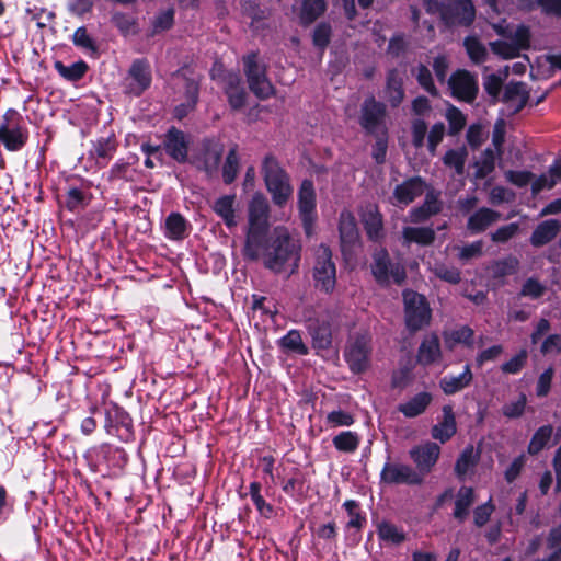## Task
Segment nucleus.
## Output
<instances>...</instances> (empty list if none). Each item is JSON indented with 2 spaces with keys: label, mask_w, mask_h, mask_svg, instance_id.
<instances>
[{
  "label": "nucleus",
  "mask_w": 561,
  "mask_h": 561,
  "mask_svg": "<svg viewBox=\"0 0 561 561\" xmlns=\"http://www.w3.org/2000/svg\"><path fill=\"white\" fill-rule=\"evenodd\" d=\"M300 245L284 227H276L267 243L262 242L264 265L275 272L293 273L300 260Z\"/></svg>",
  "instance_id": "1"
},
{
  "label": "nucleus",
  "mask_w": 561,
  "mask_h": 561,
  "mask_svg": "<svg viewBox=\"0 0 561 561\" xmlns=\"http://www.w3.org/2000/svg\"><path fill=\"white\" fill-rule=\"evenodd\" d=\"M267 199L261 194H255L248 208V232L244 245V256L249 260H257L261 256L262 242L268 227Z\"/></svg>",
  "instance_id": "2"
},
{
  "label": "nucleus",
  "mask_w": 561,
  "mask_h": 561,
  "mask_svg": "<svg viewBox=\"0 0 561 561\" xmlns=\"http://www.w3.org/2000/svg\"><path fill=\"white\" fill-rule=\"evenodd\" d=\"M262 174L273 203L278 207H283L293 195L289 175L273 156H266L264 158Z\"/></svg>",
  "instance_id": "3"
},
{
  "label": "nucleus",
  "mask_w": 561,
  "mask_h": 561,
  "mask_svg": "<svg viewBox=\"0 0 561 561\" xmlns=\"http://www.w3.org/2000/svg\"><path fill=\"white\" fill-rule=\"evenodd\" d=\"M28 139L23 118L13 108L8 110L0 121V142L9 151L21 150Z\"/></svg>",
  "instance_id": "4"
},
{
  "label": "nucleus",
  "mask_w": 561,
  "mask_h": 561,
  "mask_svg": "<svg viewBox=\"0 0 561 561\" xmlns=\"http://www.w3.org/2000/svg\"><path fill=\"white\" fill-rule=\"evenodd\" d=\"M404 321L409 331L416 332L430 324L432 310L425 296L413 291H403Z\"/></svg>",
  "instance_id": "5"
},
{
  "label": "nucleus",
  "mask_w": 561,
  "mask_h": 561,
  "mask_svg": "<svg viewBox=\"0 0 561 561\" xmlns=\"http://www.w3.org/2000/svg\"><path fill=\"white\" fill-rule=\"evenodd\" d=\"M313 279L316 287L324 293H332L336 284V267L331 250L321 244L314 252Z\"/></svg>",
  "instance_id": "6"
},
{
  "label": "nucleus",
  "mask_w": 561,
  "mask_h": 561,
  "mask_svg": "<svg viewBox=\"0 0 561 561\" xmlns=\"http://www.w3.org/2000/svg\"><path fill=\"white\" fill-rule=\"evenodd\" d=\"M370 268L376 282L380 285H388L391 280L400 285L405 279L404 266L392 263L386 249H377L374 252Z\"/></svg>",
  "instance_id": "7"
},
{
  "label": "nucleus",
  "mask_w": 561,
  "mask_h": 561,
  "mask_svg": "<svg viewBox=\"0 0 561 561\" xmlns=\"http://www.w3.org/2000/svg\"><path fill=\"white\" fill-rule=\"evenodd\" d=\"M243 64L250 90L260 99L270 98L274 87L266 77L265 66L257 61L255 54L245 56Z\"/></svg>",
  "instance_id": "8"
},
{
  "label": "nucleus",
  "mask_w": 561,
  "mask_h": 561,
  "mask_svg": "<svg viewBox=\"0 0 561 561\" xmlns=\"http://www.w3.org/2000/svg\"><path fill=\"white\" fill-rule=\"evenodd\" d=\"M371 339L368 335L353 337L345 351V359L354 374H362L370 366Z\"/></svg>",
  "instance_id": "9"
},
{
  "label": "nucleus",
  "mask_w": 561,
  "mask_h": 561,
  "mask_svg": "<svg viewBox=\"0 0 561 561\" xmlns=\"http://www.w3.org/2000/svg\"><path fill=\"white\" fill-rule=\"evenodd\" d=\"M530 32L527 26L519 25L507 39L490 43L495 55L504 59H513L520 55V51L529 47Z\"/></svg>",
  "instance_id": "10"
},
{
  "label": "nucleus",
  "mask_w": 561,
  "mask_h": 561,
  "mask_svg": "<svg viewBox=\"0 0 561 561\" xmlns=\"http://www.w3.org/2000/svg\"><path fill=\"white\" fill-rule=\"evenodd\" d=\"M316 191L310 180L302 181L298 191V209L306 234L312 233L316 220Z\"/></svg>",
  "instance_id": "11"
},
{
  "label": "nucleus",
  "mask_w": 561,
  "mask_h": 561,
  "mask_svg": "<svg viewBox=\"0 0 561 561\" xmlns=\"http://www.w3.org/2000/svg\"><path fill=\"white\" fill-rule=\"evenodd\" d=\"M381 480L389 484H422L424 478L408 465L386 463L381 471Z\"/></svg>",
  "instance_id": "12"
},
{
  "label": "nucleus",
  "mask_w": 561,
  "mask_h": 561,
  "mask_svg": "<svg viewBox=\"0 0 561 561\" xmlns=\"http://www.w3.org/2000/svg\"><path fill=\"white\" fill-rule=\"evenodd\" d=\"M151 71L146 59L135 60L126 77V91L134 95H140L150 87Z\"/></svg>",
  "instance_id": "13"
},
{
  "label": "nucleus",
  "mask_w": 561,
  "mask_h": 561,
  "mask_svg": "<svg viewBox=\"0 0 561 561\" xmlns=\"http://www.w3.org/2000/svg\"><path fill=\"white\" fill-rule=\"evenodd\" d=\"M440 448L437 444L427 442L413 447L410 450V457L417 468V472L423 477L428 473L438 460Z\"/></svg>",
  "instance_id": "14"
},
{
  "label": "nucleus",
  "mask_w": 561,
  "mask_h": 561,
  "mask_svg": "<svg viewBox=\"0 0 561 561\" xmlns=\"http://www.w3.org/2000/svg\"><path fill=\"white\" fill-rule=\"evenodd\" d=\"M453 95L459 100L471 102L478 92L477 81L466 70L456 71L448 80Z\"/></svg>",
  "instance_id": "15"
},
{
  "label": "nucleus",
  "mask_w": 561,
  "mask_h": 561,
  "mask_svg": "<svg viewBox=\"0 0 561 561\" xmlns=\"http://www.w3.org/2000/svg\"><path fill=\"white\" fill-rule=\"evenodd\" d=\"M385 105L374 98L365 100L362 106L360 125L369 133H376L385 119Z\"/></svg>",
  "instance_id": "16"
},
{
  "label": "nucleus",
  "mask_w": 561,
  "mask_h": 561,
  "mask_svg": "<svg viewBox=\"0 0 561 561\" xmlns=\"http://www.w3.org/2000/svg\"><path fill=\"white\" fill-rule=\"evenodd\" d=\"M476 16L471 0H449L444 18L451 24L470 25Z\"/></svg>",
  "instance_id": "17"
},
{
  "label": "nucleus",
  "mask_w": 561,
  "mask_h": 561,
  "mask_svg": "<svg viewBox=\"0 0 561 561\" xmlns=\"http://www.w3.org/2000/svg\"><path fill=\"white\" fill-rule=\"evenodd\" d=\"M360 219L369 239L379 240L382 237V216L376 205L368 204L363 207L360 211Z\"/></svg>",
  "instance_id": "18"
},
{
  "label": "nucleus",
  "mask_w": 561,
  "mask_h": 561,
  "mask_svg": "<svg viewBox=\"0 0 561 561\" xmlns=\"http://www.w3.org/2000/svg\"><path fill=\"white\" fill-rule=\"evenodd\" d=\"M236 203V195H224L215 199L211 205L214 213L222 219L228 228H233L238 225Z\"/></svg>",
  "instance_id": "19"
},
{
  "label": "nucleus",
  "mask_w": 561,
  "mask_h": 561,
  "mask_svg": "<svg viewBox=\"0 0 561 561\" xmlns=\"http://www.w3.org/2000/svg\"><path fill=\"white\" fill-rule=\"evenodd\" d=\"M425 183L421 178H412L396 186L393 197L399 205H408L425 191Z\"/></svg>",
  "instance_id": "20"
},
{
  "label": "nucleus",
  "mask_w": 561,
  "mask_h": 561,
  "mask_svg": "<svg viewBox=\"0 0 561 561\" xmlns=\"http://www.w3.org/2000/svg\"><path fill=\"white\" fill-rule=\"evenodd\" d=\"M457 431L456 419L450 405L443 407V420L432 428V436L442 444L449 440Z\"/></svg>",
  "instance_id": "21"
},
{
  "label": "nucleus",
  "mask_w": 561,
  "mask_h": 561,
  "mask_svg": "<svg viewBox=\"0 0 561 561\" xmlns=\"http://www.w3.org/2000/svg\"><path fill=\"white\" fill-rule=\"evenodd\" d=\"M224 89L232 108L238 110L244 105L245 91L241 85V79L237 73H228L222 79Z\"/></svg>",
  "instance_id": "22"
},
{
  "label": "nucleus",
  "mask_w": 561,
  "mask_h": 561,
  "mask_svg": "<svg viewBox=\"0 0 561 561\" xmlns=\"http://www.w3.org/2000/svg\"><path fill=\"white\" fill-rule=\"evenodd\" d=\"M473 375L470 366L466 365L458 376L446 375L439 380V387L447 396L455 394L467 388L472 381Z\"/></svg>",
  "instance_id": "23"
},
{
  "label": "nucleus",
  "mask_w": 561,
  "mask_h": 561,
  "mask_svg": "<svg viewBox=\"0 0 561 561\" xmlns=\"http://www.w3.org/2000/svg\"><path fill=\"white\" fill-rule=\"evenodd\" d=\"M184 101L175 106L174 115L181 119L194 110L198 100V83L195 80L183 79Z\"/></svg>",
  "instance_id": "24"
},
{
  "label": "nucleus",
  "mask_w": 561,
  "mask_h": 561,
  "mask_svg": "<svg viewBox=\"0 0 561 561\" xmlns=\"http://www.w3.org/2000/svg\"><path fill=\"white\" fill-rule=\"evenodd\" d=\"M167 152L176 161L184 162L187 158V144L182 131L171 128L164 141Z\"/></svg>",
  "instance_id": "25"
},
{
  "label": "nucleus",
  "mask_w": 561,
  "mask_h": 561,
  "mask_svg": "<svg viewBox=\"0 0 561 561\" xmlns=\"http://www.w3.org/2000/svg\"><path fill=\"white\" fill-rule=\"evenodd\" d=\"M340 237L342 249L345 251L347 248L354 245L359 237L355 217L351 211L344 210L340 216Z\"/></svg>",
  "instance_id": "26"
},
{
  "label": "nucleus",
  "mask_w": 561,
  "mask_h": 561,
  "mask_svg": "<svg viewBox=\"0 0 561 561\" xmlns=\"http://www.w3.org/2000/svg\"><path fill=\"white\" fill-rule=\"evenodd\" d=\"M561 228L557 219L545 220L539 224L531 233L530 243L534 247H542L552 241Z\"/></svg>",
  "instance_id": "27"
},
{
  "label": "nucleus",
  "mask_w": 561,
  "mask_h": 561,
  "mask_svg": "<svg viewBox=\"0 0 561 561\" xmlns=\"http://www.w3.org/2000/svg\"><path fill=\"white\" fill-rule=\"evenodd\" d=\"M500 218L501 215L499 211L483 207L469 217L467 228L472 233L482 232Z\"/></svg>",
  "instance_id": "28"
},
{
  "label": "nucleus",
  "mask_w": 561,
  "mask_h": 561,
  "mask_svg": "<svg viewBox=\"0 0 561 561\" xmlns=\"http://www.w3.org/2000/svg\"><path fill=\"white\" fill-rule=\"evenodd\" d=\"M440 344L436 335L426 336L417 352V362L422 365H431L440 358Z\"/></svg>",
  "instance_id": "29"
},
{
  "label": "nucleus",
  "mask_w": 561,
  "mask_h": 561,
  "mask_svg": "<svg viewBox=\"0 0 561 561\" xmlns=\"http://www.w3.org/2000/svg\"><path fill=\"white\" fill-rule=\"evenodd\" d=\"M327 10L325 0H302L299 9V20L304 25H310Z\"/></svg>",
  "instance_id": "30"
},
{
  "label": "nucleus",
  "mask_w": 561,
  "mask_h": 561,
  "mask_svg": "<svg viewBox=\"0 0 561 561\" xmlns=\"http://www.w3.org/2000/svg\"><path fill=\"white\" fill-rule=\"evenodd\" d=\"M385 98L393 107L400 105L403 101L404 91L402 88V78L397 70H391L388 73Z\"/></svg>",
  "instance_id": "31"
},
{
  "label": "nucleus",
  "mask_w": 561,
  "mask_h": 561,
  "mask_svg": "<svg viewBox=\"0 0 561 561\" xmlns=\"http://www.w3.org/2000/svg\"><path fill=\"white\" fill-rule=\"evenodd\" d=\"M474 501V490L469 486H461L456 495L454 517L460 522L465 520Z\"/></svg>",
  "instance_id": "32"
},
{
  "label": "nucleus",
  "mask_w": 561,
  "mask_h": 561,
  "mask_svg": "<svg viewBox=\"0 0 561 561\" xmlns=\"http://www.w3.org/2000/svg\"><path fill=\"white\" fill-rule=\"evenodd\" d=\"M187 220L179 213H171L165 219V236L172 240H182L187 236Z\"/></svg>",
  "instance_id": "33"
},
{
  "label": "nucleus",
  "mask_w": 561,
  "mask_h": 561,
  "mask_svg": "<svg viewBox=\"0 0 561 561\" xmlns=\"http://www.w3.org/2000/svg\"><path fill=\"white\" fill-rule=\"evenodd\" d=\"M432 401L428 392H420L411 398L408 402L399 405V411L407 417H415L423 413Z\"/></svg>",
  "instance_id": "34"
},
{
  "label": "nucleus",
  "mask_w": 561,
  "mask_h": 561,
  "mask_svg": "<svg viewBox=\"0 0 561 561\" xmlns=\"http://www.w3.org/2000/svg\"><path fill=\"white\" fill-rule=\"evenodd\" d=\"M440 210V203L437 196L431 192L426 194L424 204L421 207L414 208L410 211V220L412 222H420L427 219L430 216L437 214Z\"/></svg>",
  "instance_id": "35"
},
{
  "label": "nucleus",
  "mask_w": 561,
  "mask_h": 561,
  "mask_svg": "<svg viewBox=\"0 0 561 561\" xmlns=\"http://www.w3.org/2000/svg\"><path fill=\"white\" fill-rule=\"evenodd\" d=\"M504 101L511 102L515 111H519L528 101L526 85L522 82H511L505 87Z\"/></svg>",
  "instance_id": "36"
},
{
  "label": "nucleus",
  "mask_w": 561,
  "mask_h": 561,
  "mask_svg": "<svg viewBox=\"0 0 561 561\" xmlns=\"http://www.w3.org/2000/svg\"><path fill=\"white\" fill-rule=\"evenodd\" d=\"M553 427L552 425L540 426L531 436L527 447L529 455H538L543 448H546L552 437Z\"/></svg>",
  "instance_id": "37"
},
{
  "label": "nucleus",
  "mask_w": 561,
  "mask_h": 561,
  "mask_svg": "<svg viewBox=\"0 0 561 561\" xmlns=\"http://www.w3.org/2000/svg\"><path fill=\"white\" fill-rule=\"evenodd\" d=\"M402 236L407 242H414L420 245H428L435 239V231L428 227H405Z\"/></svg>",
  "instance_id": "38"
},
{
  "label": "nucleus",
  "mask_w": 561,
  "mask_h": 561,
  "mask_svg": "<svg viewBox=\"0 0 561 561\" xmlns=\"http://www.w3.org/2000/svg\"><path fill=\"white\" fill-rule=\"evenodd\" d=\"M480 454L472 445L467 446L457 459L455 471L459 477L466 476L478 462Z\"/></svg>",
  "instance_id": "39"
},
{
  "label": "nucleus",
  "mask_w": 561,
  "mask_h": 561,
  "mask_svg": "<svg viewBox=\"0 0 561 561\" xmlns=\"http://www.w3.org/2000/svg\"><path fill=\"white\" fill-rule=\"evenodd\" d=\"M360 443V438L357 433L345 431L341 432L333 438L334 447L342 453H354Z\"/></svg>",
  "instance_id": "40"
},
{
  "label": "nucleus",
  "mask_w": 561,
  "mask_h": 561,
  "mask_svg": "<svg viewBox=\"0 0 561 561\" xmlns=\"http://www.w3.org/2000/svg\"><path fill=\"white\" fill-rule=\"evenodd\" d=\"M280 346L289 352L305 355L308 353L307 346L304 344L301 335L298 331L291 330L279 341Z\"/></svg>",
  "instance_id": "41"
},
{
  "label": "nucleus",
  "mask_w": 561,
  "mask_h": 561,
  "mask_svg": "<svg viewBox=\"0 0 561 561\" xmlns=\"http://www.w3.org/2000/svg\"><path fill=\"white\" fill-rule=\"evenodd\" d=\"M222 156V146L214 144L206 148L203 157L204 169L207 173L216 171Z\"/></svg>",
  "instance_id": "42"
},
{
  "label": "nucleus",
  "mask_w": 561,
  "mask_h": 561,
  "mask_svg": "<svg viewBox=\"0 0 561 561\" xmlns=\"http://www.w3.org/2000/svg\"><path fill=\"white\" fill-rule=\"evenodd\" d=\"M239 171V157L237 153V148L233 147L230 149L227 154L224 168H222V178L226 184H230L237 178Z\"/></svg>",
  "instance_id": "43"
},
{
  "label": "nucleus",
  "mask_w": 561,
  "mask_h": 561,
  "mask_svg": "<svg viewBox=\"0 0 561 561\" xmlns=\"http://www.w3.org/2000/svg\"><path fill=\"white\" fill-rule=\"evenodd\" d=\"M519 262L514 256H508L496 261L491 266V273L494 277H504L514 274L518 268Z\"/></svg>",
  "instance_id": "44"
},
{
  "label": "nucleus",
  "mask_w": 561,
  "mask_h": 561,
  "mask_svg": "<svg viewBox=\"0 0 561 561\" xmlns=\"http://www.w3.org/2000/svg\"><path fill=\"white\" fill-rule=\"evenodd\" d=\"M467 152L465 149L448 150L444 156L445 165L455 169L457 174H462L465 170Z\"/></svg>",
  "instance_id": "45"
},
{
  "label": "nucleus",
  "mask_w": 561,
  "mask_h": 561,
  "mask_svg": "<svg viewBox=\"0 0 561 561\" xmlns=\"http://www.w3.org/2000/svg\"><path fill=\"white\" fill-rule=\"evenodd\" d=\"M378 536L381 540L398 545L404 540V534L390 523H381L378 526Z\"/></svg>",
  "instance_id": "46"
},
{
  "label": "nucleus",
  "mask_w": 561,
  "mask_h": 561,
  "mask_svg": "<svg viewBox=\"0 0 561 561\" xmlns=\"http://www.w3.org/2000/svg\"><path fill=\"white\" fill-rule=\"evenodd\" d=\"M350 516V520L347 522L348 528H357L360 529L364 524L366 523V518L360 513L359 504L358 502L354 500H347L345 501L343 505Z\"/></svg>",
  "instance_id": "47"
},
{
  "label": "nucleus",
  "mask_w": 561,
  "mask_h": 561,
  "mask_svg": "<svg viewBox=\"0 0 561 561\" xmlns=\"http://www.w3.org/2000/svg\"><path fill=\"white\" fill-rule=\"evenodd\" d=\"M55 67L64 78L72 81L82 78L87 71V65L83 61L75 62L71 66H65L57 61Z\"/></svg>",
  "instance_id": "48"
},
{
  "label": "nucleus",
  "mask_w": 561,
  "mask_h": 561,
  "mask_svg": "<svg viewBox=\"0 0 561 561\" xmlns=\"http://www.w3.org/2000/svg\"><path fill=\"white\" fill-rule=\"evenodd\" d=\"M116 150L115 144L111 138H102L93 144L91 153L96 158L108 160Z\"/></svg>",
  "instance_id": "49"
},
{
  "label": "nucleus",
  "mask_w": 561,
  "mask_h": 561,
  "mask_svg": "<svg viewBox=\"0 0 561 561\" xmlns=\"http://www.w3.org/2000/svg\"><path fill=\"white\" fill-rule=\"evenodd\" d=\"M72 43L75 46L84 49L85 51L95 53L96 47L94 45V41L92 37L88 34V31L85 27L81 26L78 27L73 35H72Z\"/></svg>",
  "instance_id": "50"
},
{
  "label": "nucleus",
  "mask_w": 561,
  "mask_h": 561,
  "mask_svg": "<svg viewBox=\"0 0 561 561\" xmlns=\"http://www.w3.org/2000/svg\"><path fill=\"white\" fill-rule=\"evenodd\" d=\"M332 28L328 23H320L313 31L312 42L316 47L323 50L330 43Z\"/></svg>",
  "instance_id": "51"
},
{
  "label": "nucleus",
  "mask_w": 561,
  "mask_h": 561,
  "mask_svg": "<svg viewBox=\"0 0 561 561\" xmlns=\"http://www.w3.org/2000/svg\"><path fill=\"white\" fill-rule=\"evenodd\" d=\"M465 47L472 61L482 62L485 59L486 49L476 37L466 38Z\"/></svg>",
  "instance_id": "52"
},
{
  "label": "nucleus",
  "mask_w": 561,
  "mask_h": 561,
  "mask_svg": "<svg viewBox=\"0 0 561 561\" xmlns=\"http://www.w3.org/2000/svg\"><path fill=\"white\" fill-rule=\"evenodd\" d=\"M325 423L330 427L351 426L354 423V417L348 412L335 410L328 413Z\"/></svg>",
  "instance_id": "53"
},
{
  "label": "nucleus",
  "mask_w": 561,
  "mask_h": 561,
  "mask_svg": "<svg viewBox=\"0 0 561 561\" xmlns=\"http://www.w3.org/2000/svg\"><path fill=\"white\" fill-rule=\"evenodd\" d=\"M527 398L525 394H520L516 401L508 402L503 405L502 413L508 419H516L523 415Z\"/></svg>",
  "instance_id": "54"
},
{
  "label": "nucleus",
  "mask_w": 561,
  "mask_h": 561,
  "mask_svg": "<svg viewBox=\"0 0 561 561\" xmlns=\"http://www.w3.org/2000/svg\"><path fill=\"white\" fill-rule=\"evenodd\" d=\"M547 547L551 550L549 557H557V560L561 561V525L550 529L547 537Z\"/></svg>",
  "instance_id": "55"
},
{
  "label": "nucleus",
  "mask_w": 561,
  "mask_h": 561,
  "mask_svg": "<svg viewBox=\"0 0 561 561\" xmlns=\"http://www.w3.org/2000/svg\"><path fill=\"white\" fill-rule=\"evenodd\" d=\"M446 118L449 123L450 134H458L466 125L465 115L455 106L448 107Z\"/></svg>",
  "instance_id": "56"
},
{
  "label": "nucleus",
  "mask_w": 561,
  "mask_h": 561,
  "mask_svg": "<svg viewBox=\"0 0 561 561\" xmlns=\"http://www.w3.org/2000/svg\"><path fill=\"white\" fill-rule=\"evenodd\" d=\"M174 22V10L173 9H167L164 11H161L154 19L152 23L153 33L163 32L165 30H169Z\"/></svg>",
  "instance_id": "57"
},
{
  "label": "nucleus",
  "mask_w": 561,
  "mask_h": 561,
  "mask_svg": "<svg viewBox=\"0 0 561 561\" xmlns=\"http://www.w3.org/2000/svg\"><path fill=\"white\" fill-rule=\"evenodd\" d=\"M434 274L450 284H457L460 280V272L456 267L447 266L444 264H437L434 267Z\"/></svg>",
  "instance_id": "58"
},
{
  "label": "nucleus",
  "mask_w": 561,
  "mask_h": 561,
  "mask_svg": "<svg viewBox=\"0 0 561 561\" xmlns=\"http://www.w3.org/2000/svg\"><path fill=\"white\" fill-rule=\"evenodd\" d=\"M415 76H416L417 82L425 91H427L432 95L437 94V90L432 80L431 71L428 70L427 67L420 65L415 70Z\"/></svg>",
  "instance_id": "59"
},
{
  "label": "nucleus",
  "mask_w": 561,
  "mask_h": 561,
  "mask_svg": "<svg viewBox=\"0 0 561 561\" xmlns=\"http://www.w3.org/2000/svg\"><path fill=\"white\" fill-rule=\"evenodd\" d=\"M519 230V225L512 222L496 229L492 234L491 239L494 242L503 243L512 239Z\"/></svg>",
  "instance_id": "60"
},
{
  "label": "nucleus",
  "mask_w": 561,
  "mask_h": 561,
  "mask_svg": "<svg viewBox=\"0 0 561 561\" xmlns=\"http://www.w3.org/2000/svg\"><path fill=\"white\" fill-rule=\"evenodd\" d=\"M526 360L527 352L523 350L513 356L508 362L504 363L501 369L505 374H517L524 367Z\"/></svg>",
  "instance_id": "61"
},
{
  "label": "nucleus",
  "mask_w": 561,
  "mask_h": 561,
  "mask_svg": "<svg viewBox=\"0 0 561 561\" xmlns=\"http://www.w3.org/2000/svg\"><path fill=\"white\" fill-rule=\"evenodd\" d=\"M493 511H494V505L492 504L491 499L486 503L476 507V510L473 512L474 524L478 527L484 526L488 523V520L490 519V516L493 513Z\"/></svg>",
  "instance_id": "62"
},
{
  "label": "nucleus",
  "mask_w": 561,
  "mask_h": 561,
  "mask_svg": "<svg viewBox=\"0 0 561 561\" xmlns=\"http://www.w3.org/2000/svg\"><path fill=\"white\" fill-rule=\"evenodd\" d=\"M495 168V153L491 149H486L481 160L478 163V174L480 176H486L490 174Z\"/></svg>",
  "instance_id": "63"
},
{
  "label": "nucleus",
  "mask_w": 561,
  "mask_h": 561,
  "mask_svg": "<svg viewBox=\"0 0 561 561\" xmlns=\"http://www.w3.org/2000/svg\"><path fill=\"white\" fill-rule=\"evenodd\" d=\"M553 374V368L549 367L539 376L536 387L538 397H546L549 393Z\"/></svg>",
  "instance_id": "64"
}]
</instances>
